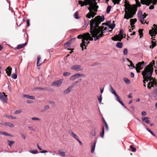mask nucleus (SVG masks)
<instances>
[{"label":"nucleus","instance_id":"nucleus-1","mask_svg":"<svg viewBox=\"0 0 157 157\" xmlns=\"http://www.w3.org/2000/svg\"><path fill=\"white\" fill-rule=\"evenodd\" d=\"M105 18L104 15L98 16L96 17L94 20H92L90 23V33L93 37H94L95 41L99 39L103 36V33L108 32L109 29H105L107 28L108 25L102 23V26L101 27L98 25L101 22L104 21Z\"/></svg>","mask_w":157,"mask_h":157},{"label":"nucleus","instance_id":"nucleus-2","mask_svg":"<svg viewBox=\"0 0 157 157\" xmlns=\"http://www.w3.org/2000/svg\"><path fill=\"white\" fill-rule=\"evenodd\" d=\"M83 2L81 1H78V4L82 7L84 6L89 5L90 6L88 7V9L89 10L90 13H88L86 15V17L90 19L91 17L93 18L96 14L95 12H96L98 6L97 5V3L94 0H84Z\"/></svg>","mask_w":157,"mask_h":157},{"label":"nucleus","instance_id":"nucleus-3","mask_svg":"<svg viewBox=\"0 0 157 157\" xmlns=\"http://www.w3.org/2000/svg\"><path fill=\"white\" fill-rule=\"evenodd\" d=\"M153 69V68L149 66H147L142 72L143 78L150 79V82L147 86V87L149 89H150L152 87H154V85H156L157 83L156 80L151 76Z\"/></svg>","mask_w":157,"mask_h":157},{"label":"nucleus","instance_id":"nucleus-4","mask_svg":"<svg viewBox=\"0 0 157 157\" xmlns=\"http://www.w3.org/2000/svg\"><path fill=\"white\" fill-rule=\"evenodd\" d=\"M124 6L125 7V14L124 18L128 19L132 18L135 14L136 11L134 7H132L127 1L128 0H125Z\"/></svg>","mask_w":157,"mask_h":157},{"label":"nucleus","instance_id":"nucleus-5","mask_svg":"<svg viewBox=\"0 0 157 157\" xmlns=\"http://www.w3.org/2000/svg\"><path fill=\"white\" fill-rule=\"evenodd\" d=\"M78 38L82 39V43L80 44V47H81L82 50H83V46H85V49H86V47L87 46L90 40H93V38L88 33H84L82 35H79L78 36Z\"/></svg>","mask_w":157,"mask_h":157},{"label":"nucleus","instance_id":"nucleus-6","mask_svg":"<svg viewBox=\"0 0 157 157\" xmlns=\"http://www.w3.org/2000/svg\"><path fill=\"white\" fill-rule=\"evenodd\" d=\"M147 15L145 13H144V14H142V11H140L139 12L138 17L139 18L140 21L142 24H144L145 23H146L147 24H148V23L146 21L144 22V18L146 17Z\"/></svg>","mask_w":157,"mask_h":157},{"label":"nucleus","instance_id":"nucleus-7","mask_svg":"<svg viewBox=\"0 0 157 157\" xmlns=\"http://www.w3.org/2000/svg\"><path fill=\"white\" fill-rule=\"evenodd\" d=\"M153 0H140V2L143 5H146L147 6H149L151 3H153ZM151 6L149 7V9L150 10L153 9L154 8V5Z\"/></svg>","mask_w":157,"mask_h":157},{"label":"nucleus","instance_id":"nucleus-8","mask_svg":"<svg viewBox=\"0 0 157 157\" xmlns=\"http://www.w3.org/2000/svg\"><path fill=\"white\" fill-rule=\"evenodd\" d=\"M123 38V30L122 29L120 30L118 34L112 38V39L114 40H118L120 41Z\"/></svg>","mask_w":157,"mask_h":157},{"label":"nucleus","instance_id":"nucleus-9","mask_svg":"<svg viewBox=\"0 0 157 157\" xmlns=\"http://www.w3.org/2000/svg\"><path fill=\"white\" fill-rule=\"evenodd\" d=\"M144 61H142L136 64L135 68L137 73H138L140 72V70L142 69L144 66Z\"/></svg>","mask_w":157,"mask_h":157},{"label":"nucleus","instance_id":"nucleus-10","mask_svg":"<svg viewBox=\"0 0 157 157\" xmlns=\"http://www.w3.org/2000/svg\"><path fill=\"white\" fill-rule=\"evenodd\" d=\"M154 29L152 28L151 30H150L149 31V33L150 35L154 37H155V36L157 34V25L155 24L153 25Z\"/></svg>","mask_w":157,"mask_h":157},{"label":"nucleus","instance_id":"nucleus-11","mask_svg":"<svg viewBox=\"0 0 157 157\" xmlns=\"http://www.w3.org/2000/svg\"><path fill=\"white\" fill-rule=\"evenodd\" d=\"M0 100L3 101L5 103L7 102V96L6 95L5 93L3 92H0Z\"/></svg>","mask_w":157,"mask_h":157},{"label":"nucleus","instance_id":"nucleus-12","mask_svg":"<svg viewBox=\"0 0 157 157\" xmlns=\"http://www.w3.org/2000/svg\"><path fill=\"white\" fill-rule=\"evenodd\" d=\"M71 69L72 70L79 71L83 70V68L80 65L77 64L72 66L71 67Z\"/></svg>","mask_w":157,"mask_h":157},{"label":"nucleus","instance_id":"nucleus-13","mask_svg":"<svg viewBox=\"0 0 157 157\" xmlns=\"http://www.w3.org/2000/svg\"><path fill=\"white\" fill-rule=\"evenodd\" d=\"M63 81V79H60L59 80L54 82L52 83L51 85L52 86H54L56 87H59L61 85Z\"/></svg>","mask_w":157,"mask_h":157},{"label":"nucleus","instance_id":"nucleus-14","mask_svg":"<svg viewBox=\"0 0 157 157\" xmlns=\"http://www.w3.org/2000/svg\"><path fill=\"white\" fill-rule=\"evenodd\" d=\"M74 86H71L68 87L65 89L63 92V93L64 94H67L69 93L72 90V88L74 87Z\"/></svg>","mask_w":157,"mask_h":157},{"label":"nucleus","instance_id":"nucleus-15","mask_svg":"<svg viewBox=\"0 0 157 157\" xmlns=\"http://www.w3.org/2000/svg\"><path fill=\"white\" fill-rule=\"evenodd\" d=\"M110 91L112 94H113L115 96L116 98L119 97V96L117 94L116 91L111 86H110Z\"/></svg>","mask_w":157,"mask_h":157},{"label":"nucleus","instance_id":"nucleus-16","mask_svg":"<svg viewBox=\"0 0 157 157\" xmlns=\"http://www.w3.org/2000/svg\"><path fill=\"white\" fill-rule=\"evenodd\" d=\"M12 68L8 66L7 68L5 70V71L6 72V73L7 74V75L9 76H10L11 75V73Z\"/></svg>","mask_w":157,"mask_h":157},{"label":"nucleus","instance_id":"nucleus-17","mask_svg":"<svg viewBox=\"0 0 157 157\" xmlns=\"http://www.w3.org/2000/svg\"><path fill=\"white\" fill-rule=\"evenodd\" d=\"M96 141H94V142L93 144H91V153H93L94 152V151L95 149V146H96Z\"/></svg>","mask_w":157,"mask_h":157},{"label":"nucleus","instance_id":"nucleus-18","mask_svg":"<svg viewBox=\"0 0 157 157\" xmlns=\"http://www.w3.org/2000/svg\"><path fill=\"white\" fill-rule=\"evenodd\" d=\"M0 124L4 126H8L10 128L13 127L14 126V125L13 124L9 123H4L3 124L0 123Z\"/></svg>","mask_w":157,"mask_h":157},{"label":"nucleus","instance_id":"nucleus-19","mask_svg":"<svg viewBox=\"0 0 157 157\" xmlns=\"http://www.w3.org/2000/svg\"><path fill=\"white\" fill-rule=\"evenodd\" d=\"M142 119L143 121H144L147 124H148L150 123V121L149 120V118L147 117H142Z\"/></svg>","mask_w":157,"mask_h":157},{"label":"nucleus","instance_id":"nucleus-20","mask_svg":"<svg viewBox=\"0 0 157 157\" xmlns=\"http://www.w3.org/2000/svg\"><path fill=\"white\" fill-rule=\"evenodd\" d=\"M114 21H113V23L111 24L110 25H107V28H105V29H113L115 26V24L114 23Z\"/></svg>","mask_w":157,"mask_h":157},{"label":"nucleus","instance_id":"nucleus-21","mask_svg":"<svg viewBox=\"0 0 157 157\" xmlns=\"http://www.w3.org/2000/svg\"><path fill=\"white\" fill-rule=\"evenodd\" d=\"M78 78L77 75V74H75L72 76L70 78V80L71 81H73L75 80V79Z\"/></svg>","mask_w":157,"mask_h":157},{"label":"nucleus","instance_id":"nucleus-22","mask_svg":"<svg viewBox=\"0 0 157 157\" xmlns=\"http://www.w3.org/2000/svg\"><path fill=\"white\" fill-rule=\"evenodd\" d=\"M151 39L152 40H151V43L152 44L151 46H150V48H151V46H152V48H153L155 46L156 44V41H154V40H155V39H153V37H152L151 38Z\"/></svg>","mask_w":157,"mask_h":157},{"label":"nucleus","instance_id":"nucleus-23","mask_svg":"<svg viewBox=\"0 0 157 157\" xmlns=\"http://www.w3.org/2000/svg\"><path fill=\"white\" fill-rule=\"evenodd\" d=\"M58 153L59 155L62 157H65V152L61 151L60 150H59L58 151Z\"/></svg>","mask_w":157,"mask_h":157},{"label":"nucleus","instance_id":"nucleus-24","mask_svg":"<svg viewBox=\"0 0 157 157\" xmlns=\"http://www.w3.org/2000/svg\"><path fill=\"white\" fill-rule=\"evenodd\" d=\"M23 97H26L28 99H34L35 98L33 96H29L28 95H23Z\"/></svg>","mask_w":157,"mask_h":157},{"label":"nucleus","instance_id":"nucleus-25","mask_svg":"<svg viewBox=\"0 0 157 157\" xmlns=\"http://www.w3.org/2000/svg\"><path fill=\"white\" fill-rule=\"evenodd\" d=\"M123 46V44L121 42H118L116 44V47L119 48H121Z\"/></svg>","mask_w":157,"mask_h":157},{"label":"nucleus","instance_id":"nucleus-26","mask_svg":"<svg viewBox=\"0 0 157 157\" xmlns=\"http://www.w3.org/2000/svg\"><path fill=\"white\" fill-rule=\"evenodd\" d=\"M26 43H25L24 44H19L17 46V48L18 49H19L20 48H22L24 47L25 46L26 44Z\"/></svg>","mask_w":157,"mask_h":157},{"label":"nucleus","instance_id":"nucleus-27","mask_svg":"<svg viewBox=\"0 0 157 157\" xmlns=\"http://www.w3.org/2000/svg\"><path fill=\"white\" fill-rule=\"evenodd\" d=\"M123 80L126 84H129L130 83V80L126 77L124 78Z\"/></svg>","mask_w":157,"mask_h":157},{"label":"nucleus","instance_id":"nucleus-28","mask_svg":"<svg viewBox=\"0 0 157 157\" xmlns=\"http://www.w3.org/2000/svg\"><path fill=\"white\" fill-rule=\"evenodd\" d=\"M71 134L73 137H74L77 140L79 139L78 137L76 135V134H75L73 132H71Z\"/></svg>","mask_w":157,"mask_h":157},{"label":"nucleus","instance_id":"nucleus-29","mask_svg":"<svg viewBox=\"0 0 157 157\" xmlns=\"http://www.w3.org/2000/svg\"><path fill=\"white\" fill-rule=\"evenodd\" d=\"M137 20L136 19H131L130 20V25L131 26L133 25L136 22Z\"/></svg>","mask_w":157,"mask_h":157},{"label":"nucleus","instance_id":"nucleus-30","mask_svg":"<svg viewBox=\"0 0 157 157\" xmlns=\"http://www.w3.org/2000/svg\"><path fill=\"white\" fill-rule=\"evenodd\" d=\"M116 100L117 101L120 103L123 106H124V104L121 101V98L118 97V98H116Z\"/></svg>","mask_w":157,"mask_h":157},{"label":"nucleus","instance_id":"nucleus-31","mask_svg":"<svg viewBox=\"0 0 157 157\" xmlns=\"http://www.w3.org/2000/svg\"><path fill=\"white\" fill-rule=\"evenodd\" d=\"M116 100L117 101L120 103L123 106H124V104L121 101V98L118 97V98H116Z\"/></svg>","mask_w":157,"mask_h":157},{"label":"nucleus","instance_id":"nucleus-32","mask_svg":"<svg viewBox=\"0 0 157 157\" xmlns=\"http://www.w3.org/2000/svg\"><path fill=\"white\" fill-rule=\"evenodd\" d=\"M40 56H38L37 57V66H40L42 63H39V61L40 60Z\"/></svg>","mask_w":157,"mask_h":157},{"label":"nucleus","instance_id":"nucleus-33","mask_svg":"<svg viewBox=\"0 0 157 157\" xmlns=\"http://www.w3.org/2000/svg\"><path fill=\"white\" fill-rule=\"evenodd\" d=\"M98 102L99 103H101L102 100V95L101 94H100L99 96L97 97Z\"/></svg>","mask_w":157,"mask_h":157},{"label":"nucleus","instance_id":"nucleus-34","mask_svg":"<svg viewBox=\"0 0 157 157\" xmlns=\"http://www.w3.org/2000/svg\"><path fill=\"white\" fill-rule=\"evenodd\" d=\"M129 62H130V65H129L128 66L131 68V69H132L133 68H135V67L132 62L131 61H129Z\"/></svg>","mask_w":157,"mask_h":157},{"label":"nucleus","instance_id":"nucleus-35","mask_svg":"<svg viewBox=\"0 0 157 157\" xmlns=\"http://www.w3.org/2000/svg\"><path fill=\"white\" fill-rule=\"evenodd\" d=\"M81 79H79L77 81L74 82L72 85L74 86L75 85H76L78 83L81 82Z\"/></svg>","mask_w":157,"mask_h":157},{"label":"nucleus","instance_id":"nucleus-36","mask_svg":"<svg viewBox=\"0 0 157 157\" xmlns=\"http://www.w3.org/2000/svg\"><path fill=\"white\" fill-rule=\"evenodd\" d=\"M104 128L103 127L102 128V132L100 133V136L101 137H102V138L104 136Z\"/></svg>","mask_w":157,"mask_h":157},{"label":"nucleus","instance_id":"nucleus-37","mask_svg":"<svg viewBox=\"0 0 157 157\" xmlns=\"http://www.w3.org/2000/svg\"><path fill=\"white\" fill-rule=\"evenodd\" d=\"M111 8V6H108L106 10V12L107 13H110Z\"/></svg>","mask_w":157,"mask_h":157},{"label":"nucleus","instance_id":"nucleus-38","mask_svg":"<svg viewBox=\"0 0 157 157\" xmlns=\"http://www.w3.org/2000/svg\"><path fill=\"white\" fill-rule=\"evenodd\" d=\"M8 145L10 147H11L12 145L14 143V141H13L8 140Z\"/></svg>","mask_w":157,"mask_h":157},{"label":"nucleus","instance_id":"nucleus-39","mask_svg":"<svg viewBox=\"0 0 157 157\" xmlns=\"http://www.w3.org/2000/svg\"><path fill=\"white\" fill-rule=\"evenodd\" d=\"M130 148L132 149V151L133 152H135L136 151V148L134 147L133 145H131L130 146Z\"/></svg>","mask_w":157,"mask_h":157},{"label":"nucleus","instance_id":"nucleus-40","mask_svg":"<svg viewBox=\"0 0 157 157\" xmlns=\"http://www.w3.org/2000/svg\"><path fill=\"white\" fill-rule=\"evenodd\" d=\"M128 51L127 48H124V49L123 53V54L125 55H127L128 54Z\"/></svg>","mask_w":157,"mask_h":157},{"label":"nucleus","instance_id":"nucleus-41","mask_svg":"<svg viewBox=\"0 0 157 157\" xmlns=\"http://www.w3.org/2000/svg\"><path fill=\"white\" fill-rule=\"evenodd\" d=\"M155 63V62L154 60H153L150 63V65H147V66H149L150 67L153 68V65H154Z\"/></svg>","mask_w":157,"mask_h":157},{"label":"nucleus","instance_id":"nucleus-42","mask_svg":"<svg viewBox=\"0 0 157 157\" xmlns=\"http://www.w3.org/2000/svg\"><path fill=\"white\" fill-rule=\"evenodd\" d=\"M146 129L149 132L151 135H153L154 136H156L153 133V132L151 131V130H150L149 129L147 128H146Z\"/></svg>","mask_w":157,"mask_h":157},{"label":"nucleus","instance_id":"nucleus-43","mask_svg":"<svg viewBox=\"0 0 157 157\" xmlns=\"http://www.w3.org/2000/svg\"><path fill=\"white\" fill-rule=\"evenodd\" d=\"M121 0H113V2L114 5L119 4Z\"/></svg>","mask_w":157,"mask_h":157},{"label":"nucleus","instance_id":"nucleus-44","mask_svg":"<svg viewBox=\"0 0 157 157\" xmlns=\"http://www.w3.org/2000/svg\"><path fill=\"white\" fill-rule=\"evenodd\" d=\"M71 75V73L69 72H66L63 74V75L65 76H69Z\"/></svg>","mask_w":157,"mask_h":157},{"label":"nucleus","instance_id":"nucleus-45","mask_svg":"<svg viewBox=\"0 0 157 157\" xmlns=\"http://www.w3.org/2000/svg\"><path fill=\"white\" fill-rule=\"evenodd\" d=\"M22 112V111L21 109H19L14 112V114H18L21 113Z\"/></svg>","mask_w":157,"mask_h":157},{"label":"nucleus","instance_id":"nucleus-46","mask_svg":"<svg viewBox=\"0 0 157 157\" xmlns=\"http://www.w3.org/2000/svg\"><path fill=\"white\" fill-rule=\"evenodd\" d=\"M71 41V40H69L67 42H66L65 43V46L66 47H68L69 46H70V42Z\"/></svg>","mask_w":157,"mask_h":157},{"label":"nucleus","instance_id":"nucleus-47","mask_svg":"<svg viewBox=\"0 0 157 157\" xmlns=\"http://www.w3.org/2000/svg\"><path fill=\"white\" fill-rule=\"evenodd\" d=\"M74 17L77 19H78L79 18L78 17V13L77 12H76L74 15Z\"/></svg>","mask_w":157,"mask_h":157},{"label":"nucleus","instance_id":"nucleus-48","mask_svg":"<svg viewBox=\"0 0 157 157\" xmlns=\"http://www.w3.org/2000/svg\"><path fill=\"white\" fill-rule=\"evenodd\" d=\"M11 77L13 79H15L17 78V75L16 74H13L12 75Z\"/></svg>","mask_w":157,"mask_h":157},{"label":"nucleus","instance_id":"nucleus-49","mask_svg":"<svg viewBox=\"0 0 157 157\" xmlns=\"http://www.w3.org/2000/svg\"><path fill=\"white\" fill-rule=\"evenodd\" d=\"M144 79L143 80V82L144 84L146 83V82H148V81L150 82V79L146 78H144Z\"/></svg>","mask_w":157,"mask_h":157},{"label":"nucleus","instance_id":"nucleus-50","mask_svg":"<svg viewBox=\"0 0 157 157\" xmlns=\"http://www.w3.org/2000/svg\"><path fill=\"white\" fill-rule=\"evenodd\" d=\"M29 152L33 154H36L37 153V150H34L30 151H29Z\"/></svg>","mask_w":157,"mask_h":157},{"label":"nucleus","instance_id":"nucleus-51","mask_svg":"<svg viewBox=\"0 0 157 157\" xmlns=\"http://www.w3.org/2000/svg\"><path fill=\"white\" fill-rule=\"evenodd\" d=\"M0 134L2 135H3L6 136H7L8 135V133L6 132H0Z\"/></svg>","mask_w":157,"mask_h":157},{"label":"nucleus","instance_id":"nucleus-52","mask_svg":"<svg viewBox=\"0 0 157 157\" xmlns=\"http://www.w3.org/2000/svg\"><path fill=\"white\" fill-rule=\"evenodd\" d=\"M32 119L33 120H34V121H40V119L36 117H33Z\"/></svg>","mask_w":157,"mask_h":157},{"label":"nucleus","instance_id":"nucleus-53","mask_svg":"<svg viewBox=\"0 0 157 157\" xmlns=\"http://www.w3.org/2000/svg\"><path fill=\"white\" fill-rule=\"evenodd\" d=\"M77 75H78V77H80V76H82V77H84L85 76V75L83 74H77Z\"/></svg>","mask_w":157,"mask_h":157},{"label":"nucleus","instance_id":"nucleus-54","mask_svg":"<svg viewBox=\"0 0 157 157\" xmlns=\"http://www.w3.org/2000/svg\"><path fill=\"white\" fill-rule=\"evenodd\" d=\"M26 23L27 26H30V21L28 19L26 21Z\"/></svg>","mask_w":157,"mask_h":157},{"label":"nucleus","instance_id":"nucleus-55","mask_svg":"<svg viewBox=\"0 0 157 157\" xmlns=\"http://www.w3.org/2000/svg\"><path fill=\"white\" fill-rule=\"evenodd\" d=\"M138 32L140 35V36L142 34V30L140 29L139 30Z\"/></svg>","mask_w":157,"mask_h":157},{"label":"nucleus","instance_id":"nucleus-56","mask_svg":"<svg viewBox=\"0 0 157 157\" xmlns=\"http://www.w3.org/2000/svg\"><path fill=\"white\" fill-rule=\"evenodd\" d=\"M130 76L132 78H133L134 77V73L132 72H131L130 73Z\"/></svg>","mask_w":157,"mask_h":157},{"label":"nucleus","instance_id":"nucleus-57","mask_svg":"<svg viewBox=\"0 0 157 157\" xmlns=\"http://www.w3.org/2000/svg\"><path fill=\"white\" fill-rule=\"evenodd\" d=\"M7 117L8 118H10L12 119H15L16 118V117L12 116H9Z\"/></svg>","mask_w":157,"mask_h":157},{"label":"nucleus","instance_id":"nucleus-58","mask_svg":"<svg viewBox=\"0 0 157 157\" xmlns=\"http://www.w3.org/2000/svg\"><path fill=\"white\" fill-rule=\"evenodd\" d=\"M130 108L133 112H134L135 111V108L134 106H131L130 107Z\"/></svg>","mask_w":157,"mask_h":157},{"label":"nucleus","instance_id":"nucleus-59","mask_svg":"<svg viewBox=\"0 0 157 157\" xmlns=\"http://www.w3.org/2000/svg\"><path fill=\"white\" fill-rule=\"evenodd\" d=\"M132 94L130 93L129 94V95H128V97L129 98V99H132V97L131 96Z\"/></svg>","mask_w":157,"mask_h":157},{"label":"nucleus","instance_id":"nucleus-60","mask_svg":"<svg viewBox=\"0 0 157 157\" xmlns=\"http://www.w3.org/2000/svg\"><path fill=\"white\" fill-rule=\"evenodd\" d=\"M141 114L142 116H145L146 115V113L145 111H143L141 113Z\"/></svg>","mask_w":157,"mask_h":157},{"label":"nucleus","instance_id":"nucleus-61","mask_svg":"<svg viewBox=\"0 0 157 157\" xmlns=\"http://www.w3.org/2000/svg\"><path fill=\"white\" fill-rule=\"evenodd\" d=\"M104 91V88H100V92L101 93V94H102V93Z\"/></svg>","mask_w":157,"mask_h":157},{"label":"nucleus","instance_id":"nucleus-62","mask_svg":"<svg viewBox=\"0 0 157 157\" xmlns=\"http://www.w3.org/2000/svg\"><path fill=\"white\" fill-rule=\"evenodd\" d=\"M21 137L23 138L24 139H25L26 138L25 136L23 134H21Z\"/></svg>","mask_w":157,"mask_h":157},{"label":"nucleus","instance_id":"nucleus-63","mask_svg":"<svg viewBox=\"0 0 157 157\" xmlns=\"http://www.w3.org/2000/svg\"><path fill=\"white\" fill-rule=\"evenodd\" d=\"M153 4L154 5H155L156 4V3L157 2V0H153Z\"/></svg>","mask_w":157,"mask_h":157},{"label":"nucleus","instance_id":"nucleus-64","mask_svg":"<svg viewBox=\"0 0 157 157\" xmlns=\"http://www.w3.org/2000/svg\"><path fill=\"white\" fill-rule=\"evenodd\" d=\"M37 146L39 150L41 151L42 150V149L39 147L38 144H37Z\"/></svg>","mask_w":157,"mask_h":157}]
</instances>
